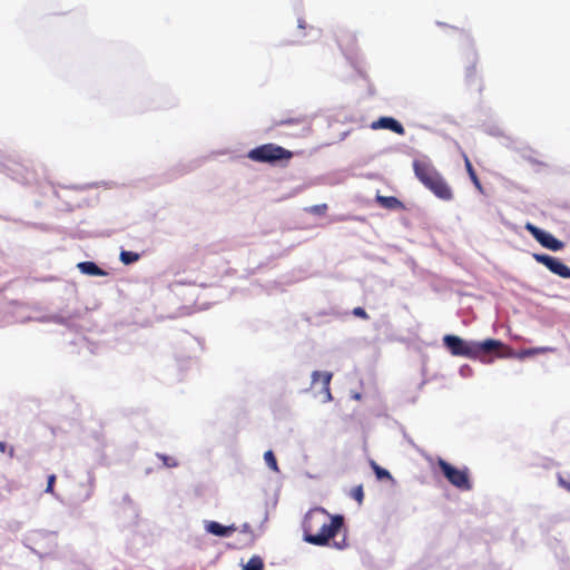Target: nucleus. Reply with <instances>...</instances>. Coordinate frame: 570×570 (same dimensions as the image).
<instances>
[{
    "label": "nucleus",
    "mask_w": 570,
    "mask_h": 570,
    "mask_svg": "<svg viewBox=\"0 0 570 570\" xmlns=\"http://www.w3.org/2000/svg\"><path fill=\"white\" fill-rule=\"evenodd\" d=\"M343 525L342 514L332 515L324 508L311 509L303 521L304 540L314 546H326Z\"/></svg>",
    "instance_id": "obj_1"
},
{
    "label": "nucleus",
    "mask_w": 570,
    "mask_h": 570,
    "mask_svg": "<svg viewBox=\"0 0 570 570\" xmlns=\"http://www.w3.org/2000/svg\"><path fill=\"white\" fill-rule=\"evenodd\" d=\"M413 170L415 177L435 197L445 202L453 199L452 188L429 159H415L413 161Z\"/></svg>",
    "instance_id": "obj_2"
},
{
    "label": "nucleus",
    "mask_w": 570,
    "mask_h": 570,
    "mask_svg": "<svg viewBox=\"0 0 570 570\" xmlns=\"http://www.w3.org/2000/svg\"><path fill=\"white\" fill-rule=\"evenodd\" d=\"M443 343L454 356H464L468 358H478L484 354L498 351L502 343L498 340L489 338L483 342H466L455 335H445Z\"/></svg>",
    "instance_id": "obj_3"
},
{
    "label": "nucleus",
    "mask_w": 570,
    "mask_h": 570,
    "mask_svg": "<svg viewBox=\"0 0 570 570\" xmlns=\"http://www.w3.org/2000/svg\"><path fill=\"white\" fill-rule=\"evenodd\" d=\"M247 157L263 164L288 163L293 158V153L275 144H264L250 149Z\"/></svg>",
    "instance_id": "obj_4"
},
{
    "label": "nucleus",
    "mask_w": 570,
    "mask_h": 570,
    "mask_svg": "<svg viewBox=\"0 0 570 570\" xmlns=\"http://www.w3.org/2000/svg\"><path fill=\"white\" fill-rule=\"evenodd\" d=\"M440 470L442 471L445 479L456 489L461 491H470L472 489V483L469 476V469H456L449 462L443 459H440L438 462Z\"/></svg>",
    "instance_id": "obj_5"
},
{
    "label": "nucleus",
    "mask_w": 570,
    "mask_h": 570,
    "mask_svg": "<svg viewBox=\"0 0 570 570\" xmlns=\"http://www.w3.org/2000/svg\"><path fill=\"white\" fill-rule=\"evenodd\" d=\"M525 229L533 236V238L543 247L550 250H561L564 243L557 239L552 234L544 232L531 223L525 224Z\"/></svg>",
    "instance_id": "obj_6"
},
{
    "label": "nucleus",
    "mask_w": 570,
    "mask_h": 570,
    "mask_svg": "<svg viewBox=\"0 0 570 570\" xmlns=\"http://www.w3.org/2000/svg\"><path fill=\"white\" fill-rule=\"evenodd\" d=\"M533 258L535 262L544 265L551 273L562 278H570V267L560 259L547 254H533Z\"/></svg>",
    "instance_id": "obj_7"
},
{
    "label": "nucleus",
    "mask_w": 570,
    "mask_h": 570,
    "mask_svg": "<svg viewBox=\"0 0 570 570\" xmlns=\"http://www.w3.org/2000/svg\"><path fill=\"white\" fill-rule=\"evenodd\" d=\"M370 127L373 130L387 129L397 135L405 134L403 125L392 117H381L377 120L373 121Z\"/></svg>",
    "instance_id": "obj_8"
},
{
    "label": "nucleus",
    "mask_w": 570,
    "mask_h": 570,
    "mask_svg": "<svg viewBox=\"0 0 570 570\" xmlns=\"http://www.w3.org/2000/svg\"><path fill=\"white\" fill-rule=\"evenodd\" d=\"M332 377H333V375L330 372L314 371L312 373V383L313 384L317 383L320 380L322 381V385H323V389L325 392L324 402H330L333 399L331 390H330V384H331Z\"/></svg>",
    "instance_id": "obj_9"
},
{
    "label": "nucleus",
    "mask_w": 570,
    "mask_h": 570,
    "mask_svg": "<svg viewBox=\"0 0 570 570\" xmlns=\"http://www.w3.org/2000/svg\"><path fill=\"white\" fill-rule=\"evenodd\" d=\"M375 200L381 207H383L385 209H390V210L404 209V204L399 198H396L394 196L377 195Z\"/></svg>",
    "instance_id": "obj_10"
},
{
    "label": "nucleus",
    "mask_w": 570,
    "mask_h": 570,
    "mask_svg": "<svg viewBox=\"0 0 570 570\" xmlns=\"http://www.w3.org/2000/svg\"><path fill=\"white\" fill-rule=\"evenodd\" d=\"M336 39L343 51H352L356 43L355 36L346 30H340Z\"/></svg>",
    "instance_id": "obj_11"
},
{
    "label": "nucleus",
    "mask_w": 570,
    "mask_h": 570,
    "mask_svg": "<svg viewBox=\"0 0 570 570\" xmlns=\"http://www.w3.org/2000/svg\"><path fill=\"white\" fill-rule=\"evenodd\" d=\"M206 528L208 532L217 537H228L236 531L235 525L225 527L215 521L209 522Z\"/></svg>",
    "instance_id": "obj_12"
},
{
    "label": "nucleus",
    "mask_w": 570,
    "mask_h": 570,
    "mask_svg": "<svg viewBox=\"0 0 570 570\" xmlns=\"http://www.w3.org/2000/svg\"><path fill=\"white\" fill-rule=\"evenodd\" d=\"M78 269L86 275L90 276H105L106 272L102 271L96 263L94 262H81L77 265Z\"/></svg>",
    "instance_id": "obj_13"
},
{
    "label": "nucleus",
    "mask_w": 570,
    "mask_h": 570,
    "mask_svg": "<svg viewBox=\"0 0 570 570\" xmlns=\"http://www.w3.org/2000/svg\"><path fill=\"white\" fill-rule=\"evenodd\" d=\"M464 166H465V169L468 171V175L471 179V181L473 183V185L475 186V188L480 191H482V184L469 159V157L466 155H464Z\"/></svg>",
    "instance_id": "obj_14"
},
{
    "label": "nucleus",
    "mask_w": 570,
    "mask_h": 570,
    "mask_svg": "<svg viewBox=\"0 0 570 570\" xmlns=\"http://www.w3.org/2000/svg\"><path fill=\"white\" fill-rule=\"evenodd\" d=\"M278 126H289V125H297V126H304L307 127L309 125L307 117L305 116H298V117H288L283 118L276 122Z\"/></svg>",
    "instance_id": "obj_15"
},
{
    "label": "nucleus",
    "mask_w": 570,
    "mask_h": 570,
    "mask_svg": "<svg viewBox=\"0 0 570 570\" xmlns=\"http://www.w3.org/2000/svg\"><path fill=\"white\" fill-rule=\"evenodd\" d=\"M371 466L379 480H393L391 473L387 470L380 466L376 462L372 461Z\"/></svg>",
    "instance_id": "obj_16"
},
{
    "label": "nucleus",
    "mask_w": 570,
    "mask_h": 570,
    "mask_svg": "<svg viewBox=\"0 0 570 570\" xmlns=\"http://www.w3.org/2000/svg\"><path fill=\"white\" fill-rule=\"evenodd\" d=\"M139 254L130 250H122L120 253V261L125 265L136 263L139 259Z\"/></svg>",
    "instance_id": "obj_17"
},
{
    "label": "nucleus",
    "mask_w": 570,
    "mask_h": 570,
    "mask_svg": "<svg viewBox=\"0 0 570 570\" xmlns=\"http://www.w3.org/2000/svg\"><path fill=\"white\" fill-rule=\"evenodd\" d=\"M264 563L259 557H253L248 560V562L244 566L243 570H263Z\"/></svg>",
    "instance_id": "obj_18"
},
{
    "label": "nucleus",
    "mask_w": 570,
    "mask_h": 570,
    "mask_svg": "<svg viewBox=\"0 0 570 570\" xmlns=\"http://www.w3.org/2000/svg\"><path fill=\"white\" fill-rule=\"evenodd\" d=\"M264 460H265L266 464L268 465V468L272 469L274 472L279 471L277 460L272 450H268L265 452Z\"/></svg>",
    "instance_id": "obj_19"
},
{
    "label": "nucleus",
    "mask_w": 570,
    "mask_h": 570,
    "mask_svg": "<svg viewBox=\"0 0 570 570\" xmlns=\"http://www.w3.org/2000/svg\"><path fill=\"white\" fill-rule=\"evenodd\" d=\"M157 458L163 462V464L166 468H176L179 465L178 460L174 456L158 453Z\"/></svg>",
    "instance_id": "obj_20"
},
{
    "label": "nucleus",
    "mask_w": 570,
    "mask_h": 570,
    "mask_svg": "<svg viewBox=\"0 0 570 570\" xmlns=\"http://www.w3.org/2000/svg\"><path fill=\"white\" fill-rule=\"evenodd\" d=\"M351 497L361 505L364 500L363 485H356L351 490Z\"/></svg>",
    "instance_id": "obj_21"
},
{
    "label": "nucleus",
    "mask_w": 570,
    "mask_h": 570,
    "mask_svg": "<svg viewBox=\"0 0 570 570\" xmlns=\"http://www.w3.org/2000/svg\"><path fill=\"white\" fill-rule=\"evenodd\" d=\"M548 351H551V348H548V347L529 348V350L522 351L520 356L521 357L532 356L534 354L544 353V352H548Z\"/></svg>",
    "instance_id": "obj_22"
},
{
    "label": "nucleus",
    "mask_w": 570,
    "mask_h": 570,
    "mask_svg": "<svg viewBox=\"0 0 570 570\" xmlns=\"http://www.w3.org/2000/svg\"><path fill=\"white\" fill-rule=\"evenodd\" d=\"M557 478H558V484L561 488L566 489L568 492H570V475L568 478H566L563 474L558 473Z\"/></svg>",
    "instance_id": "obj_23"
},
{
    "label": "nucleus",
    "mask_w": 570,
    "mask_h": 570,
    "mask_svg": "<svg viewBox=\"0 0 570 570\" xmlns=\"http://www.w3.org/2000/svg\"><path fill=\"white\" fill-rule=\"evenodd\" d=\"M0 452L1 453H8V455L12 459L16 455L14 448L10 446L8 448L7 444L2 441H0Z\"/></svg>",
    "instance_id": "obj_24"
},
{
    "label": "nucleus",
    "mask_w": 570,
    "mask_h": 570,
    "mask_svg": "<svg viewBox=\"0 0 570 570\" xmlns=\"http://www.w3.org/2000/svg\"><path fill=\"white\" fill-rule=\"evenodd\" d=\"M353 315L357 316V317H361L363 320H367L368 318V314L366 313V311L363 308V307H355L353 309Z\"/></svg>",
    "instance_id": "obj_25"
},
{
    "label": "nucleus",
    "mask_w": 570,
    "mask_h": 570,
    "mask_svg": "<svg viewBox=\"0 0 570 570\" xmlns=\"http://www.w3.org/2000/svg\"><path fill=\"white\" fill-rule=\"evenodd\" d=\"M55 482H56V475L55 474H51L48 476V483H47V488H46V492L47 493H53V485H55Z\"/></svg>",
    "instance_id": "obj_26"
},
{
    "label": "nucleus",
    "mask_w": 570,
    "mask_h": 570,
    "mask_svg": "<svg viewBox=\"0 0 570 570\" xmlns=\"http://www.w3.org/2000/svg\"><path fill=\"white\" fill-rule=\"evenodd\" d=\"M327 206L325 204L323 205H316L312 207V212L315 214H323L326 210Z\"/></svg>",
    "instance_id": "obj_27"
},
{
    "label": "nucleus",
    "mask_w": 570,
    "mask_h": 570,
    "mask_svg": "<svg viewBox=\"0 0 570 570\" xmlns=\"http://www.w3.org/2000/svg\"><path fill=\"white\" fill-rule=\"evenodd\" d=\"M334 547L337 548V549H343L346 547V542H345V539H343L342 541H334Z\"/></svg>",
    "instance_id": "obj_28"
},
{
    "label": "nucleus",
    "mask_w": 570,
    "mask_h": 570,
    "mask_svg": "<svg viewBox=\"0 0 570 570\" xmlns=\"http://www.w3.org/2000/svg\"><path fill=\"white\" fill-rule=\"evenodd\" d=\"M299 28H304L303 21H299Z\"/></svg>",
    "instance_id": "obj_29"
}]
</instances>
